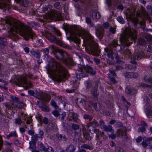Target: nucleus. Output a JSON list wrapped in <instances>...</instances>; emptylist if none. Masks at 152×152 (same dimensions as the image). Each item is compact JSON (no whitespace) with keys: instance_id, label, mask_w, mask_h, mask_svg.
<instances>
[{"instance_id":"obj_8","label":"nucleus","mask_w":152,"mask_h":152,"mask_svg":"<svg viewBox=\"0 0 152 152\" xmlns=\"http://www.w3.org/2000/svg\"><path fill=\"white\" fill-rule=\"evenodd\" d=\"M80 70L81 72L79 75V78L80 79L87 76L88 75L87 73H89L92 75H94L96 73V71L91 66L88 65L81 66L80 67Z\"/></svg>"},{"instance_id":"obj_63","label":"nucleus","mask_w":152,"mask_h":152,"mask_svg":"<svg viewBox=\"0 0 152 152\" xmlns=\"http://www.w3.org/2000/svg\"><path fill=\"white\" fill-rule=\"evenodd\" d=\"M109 30L110 32L113 34H115L116 32L115 29L114 28L112 27H110Z\"/></svg>"},{"instance_id":"obj_47","label":"nucleus","mask_w":152,"mask_h":152,"mask_svg":"<svg viewBox=\"0 0 152 152\" xmlns=\"http://www.w3.org/2000/svg\"><path fill=\"white\" fill-rule=\"evenodd\" d=\"M70 41H73L77 44H79L80 42V39H68Z\"/></svg>"},{"instance_id":"obj_5","label":"nucleus","mask_w":152,"mask_h":152,"mask_svg":"<svg viewBox=\"0 0 152 152\" xmlns=\"http://www.w3.org/2000/svg\"><path fill=\"white\" fill-rule=\"evenodd\" d=\"M84 43L89 46V51L91 54L96 56L99 55L100 50L98 49V46L93 39H83Z\"/></svg>"},{"instance_id":"obj_25","label":"nucleus","mask_w":152,"mask_h":152,"mask_svg":"<svg viewBox=\"0 0 152 152\" xmlns=\"http://www.w3.org/2000/svg\"><path fill=\"white\" fill-rule=\"evenodd\" d=\"M25 33L27 37H23V38H36V37H37L35 33L31 31H28Z\"/></svg>"},{"instance_id":"obj_10","label":"nucleus","mask_w":152,"mask_h":152,"mask_svg":"<svg viewBox=\"0 0 152 152\" xmlns=\"http://www.w3.org/2000/svg\"><path fill=\"white\" fill-rule=\"evenodd\" d=\"M11 99H12L11 101V105L15 110H17V109L21 108L25 105L24 103L19 101V98L16 97L12 96Z\"/></svg>"},{"instance_id":"obj_24","label":"nucleus","mask_w":152,"mask_h":152,"mask_svg":"<svg viewBox=\"0 0 152 152\" xmlns=\"http://www.w3.org/2000/svg\"><path fill=\"white\" fill-rule=\"evenodd\" d=\"M52 8V6L50 4L43 5L42 7L41 12L43 13L47 11L49 12L51 10Z\"/></svg>"},{"instance_id":"obj_6","label":"nucleus","mask_w":152,"mask_h":152,"mask_svg":"<svg viewBox=\"0 0 152 152\" xmlns=\"http://www.w3.org/2000/svg\"><path fill=\"white\" fill-rule=\"evenodd\" d=\"M118 45L117 41L116 40H113L111 43L109 45V48L105 49V52L107 53L108 57L111 59V60H113L114 59V57L117 59L116 63L118 64H123L124 62L121 61V58L118 56V54L116 53H115L113 52L112 50L113 48L116 47Z\"/></svg>"},{"instance_id":"obj_20","label":"nucleus","mask_w":152,"mask_h":152,"mask_svg":"<svg viewBox=\"0 0 152 152\" xmlns=\"http://www.w3.org/2000/svg\"><path fill=\"white\" fill-rule=\"evenodd\" d=\"M17 4H19L20 6L25 7H27L29 4L28 0H14Z\"/></svg>"},{"instance_id":"obj_27","label":"nucleus","mask_w":152,"mask_h":152,"mask_svg":"<svg viewBox=\"0 0 152 152\" xmlns=\"http://www.w3.org/2000/svg\"><path fill=\"white\" fill-rule=\"evenodd\" d=\"M76 103L80 106H85L86 104V101L84 99L81 98H77L75 100Z\"/></svg>"},{"instance_id":"obj_29","label":"nucleus","mask_w":152,"mask_h":152,"mask_svg":"<svg viewBox=\"0 0 152 152\" xmlns=\"http://www.w3.org/2000/svg\"><path fill=\"white\" fill-rule=\"evenodd\" d=\"M4 23L3 24L4 25H6L7 28L4 27L2 28L3 30H6L7 29H9V27L11 26L12 25V24L10 21V20L8 18L4 20Z\"/></svg>"},{"instance_id":"obj_11","label":"nucleus","mask_w":152,"mask_h":152,"mask_svg":"<svg viewBox=\"0 0 152 152\" xmlns=\"http://www.w3.org/2000/svg\"><path fill=\"white\" fill-rule=\"evenodd\" d=\"M119 38H138L136 34L134 32L126 29H125L120 34ZM139 38H142L139 37Z\"/></svg>"},{"instance_id":"obj_46","label":"nucleus","mask_w":152,"mask_h":152,"mask_svg":"<svg viewBox=\"0 0 152 152\" xmlns=\"http://www.w3.org/2000/svg\"><path fill=\"white\" fill-rule=\"evenodd\" d=\"M1 39L0 41V47L1 48V45L5 46L6 45L7 43L6 42V39Z\"/></svg>"},{"instance_id":"obj_35","label":"nucleus","mask_w":152,"mask_h":152,"mask_svg":"<svg viewBox=\"0 0 152 152\" xmlns=\"http://www.w3.org/2000/svg\"><path fill=\"white\" fill-rule=\"evenodd\" d=\"M75 149V147L73 145H71L66 148V151L67 152H74Z\"/></svg>"},{"instance_id":"obj_59","label":"nucleus","mask_w":152,"mask_h":152,"mask_svg":"<svg viewBox=\"0 0 152 152\" xmlns=\"http://www.w3.org/2000/svg\"><path fill=\"white\" fill-rule=\"evenodd\" d=\"M109 76L110 78V80L113 83H116V81L115 80V78L114 77H112V76H113L112 75V74L110 72L109 74Z\"/></svg>"},{"instance_id":"obj_64","label":"nucleus","mask_w":152,"mask_h":152,"mask_svg":"<svg viewBox=\"0 0 152 152\" xmlns=\"http://www.w3.org/2000/svg\"><path fill=\"white\" fill-rule=\"evenodd\" d=\"M52 113L56 117H58L59 115V113L56 110H55L52 112Z\"/></svg>"},{"instance_id":"obj_62","label":"nucleus","mask_w":152,"mask_h":152,"mask_svg":"<svg viewBox=\"0 0 152 152\" xmlns=\"http://www.w3.org/2000/svg\"><path fill=\"white\" fill-rule=\"evenodd\" d=\"M132 78H137L138 77L139 74L137 72H132Z\"/></svg>"},{"instance_id":"obj_33","label":"nucleus","mask_w":152,"mask_h":152,"mask_svg":"<svg viewBox=\"0 0 152 152\" xmlns=\"http://www.w3.org/2000/svg\"><path fill=\"white\" fill-rule=\"evenodd\" d=\"M94 108L96 111H99L101 110L102 106L99 103H94L93 104Z\"/></svg>"},{"instance_id":"obj_39","label":"nucleus","mask_w":152,"mask_h":152,"mask_svg":"<svg viewBox=\"0 0 152 152\" xmlns=\"http://www.w3.org/2000/svg\"><path fill=\"white\" fill-rule=\"evenodd\" d=\"M124 56L126 57L129 58L132 56L131 53L129 49L126 50L124 51Z\"/></svg>"},{"instance_id":"obj_56","label":"nucleus","mask_w":152,"mask_h":152,"mask_svg":"<svg viewBox=\"0 0 152 152\" xmlns=\"http://www.w3.org/2000/svg\"><path fill=\"white\" fill-rule=\"evenodd\" d=\"M72 128L74 130H76L78 129L79 128V126L77 124H73L71 126Z\"/></svg>"},{"instance_id":"obj_30","label":"nucleus","mask_w":152,"mask_h":152,"mask_svg":"<svg viewBox=\"0 0 152 152\" xmlns=\"http://www.w3.org/2000/svg\"><path fill=\"white\" fill-rule=\"evenodd\" d=\"M103 129L104 131L106 132H110L112 133L114 132V130L113 129L112 126L110 125H108V126L105 125Z\"/></svg>"},{"instance_id":"obj_14","label":"nucleus","mask_w":152,"mask_h":152,"mask_svg":"<svg viewBox=\"0 0 152 152\" xmlns=\"http://www.w3.org/2000/svg\"><path fill=\"white\" fill-rule=\"evenodd\" d=\"M38 144L39 149L40 151L45 152H53V149L51 147L48 146L47 148H46L41 142H39Z\"/></svg>"},{"instance_id":"obj_2","label":"nucleus","mask_w":152,"mask_h":152,"mask_svg":"<svg viewBox=\"0 0 152 152\" xmlns=\"http://www.w3.org/2000/svg\"><path fill=\"white\" fill-rule=\"evenodd\" d=\"M63 28L65 30L69 31L70 34L73 35L75 37H66V38H94L87 31L82 29H78L77 27L71 28L70 31H69L68 27L63 25Z\"/></svg>"},{"instance_id":"obj_18","label":"nucleus","mask_w":152,"mask_h":152,"mask_svg":"<svg viewBox=\"0 0 152 152\" xmlns=\"http://www.w3.org/2000/svg\"><path fill=\"white\" fill-rule=\"evenodd\" d=\"M10 31L12 32H15L17 33L18 31L21 33L24 31L22 28L21 26L17 25H14L13 27H11L10 28Z\"/></svg>"},{"instance_id":"obj_52","label":"nucleus","mask_w":152,"mask_h":152,"mask_svg":"<svg viewBox=\"0 0 152 152\" xmlns=\"http://www.w3.org/2000/svg\"><path fill=\"white\" fill-rule=\"evenodd\" d=\"M38 136L37 134L31 137V141L35 142L38 140Z\"/></svg>"},{"instance_id":"obj_28","label":"nucleus","mask_w":152,"mask_h":152,"mask_svg":"<svg viewBox=\"0 0 152 152\" xmlns=\"http://www.w3.org/2000/svg\"><path fill=\"white\" fill-rule=\"evenodd\" d=\"M151 141H152V137H147L146 138V140L144 141H143L141 143L142 145L144 147H146L148 145H150V143L149 142Z\"/></svg>"},{"instance_id":"obj_23","label":"nucleus","mask_w":152,"mask_h":152,"mask_svg":"<svg viewBox=\"0 0 152 152\" xmlns=\"http://www.w3.org/2000/svg\"><path fill=\"white\" fill-rule=\"evenodd\" d=\"M121 67L119 66H115L112 65V67H111L109 70L110 73L112 74L113 76H116L115 73V71H117L121 69Z\"/></svg>"},{"instance_id":"obj_43","label":"nucleus","mask_w":152,"mask_h":152,"mask_svg":"<svg viewBox=\"0 0 152 152\" xmlns=\"http://www.w3.org/2000/svg\"><path fill=\"white\" fill-rule=\"evenodd\" d=\"M116 19L117 21L121 24H124V20L121 16H118Z\"/></svg>"},{"instance_id":"obj_17","label":"nucleus","mask_w":152,"mask_h":152,"mask_svg":"<svg viewBox=\"0 0 152 152\" xmlns=\"http://www.w3.org/2000/svg\"><path fill=\"white\" fill-rule=\"evenodd\" d=\"M144 56V54L143 51H141L134 52L132 56L133 59L139 60L141 59Z\"/></svg>"},{"instance_id":"obj_4","label":"nucleus","mask_w":152,"mask_h":152,"mask_svg":"<svg viewBox=\"0 0 152 152\" xmlns=\"http://www.w3.org/2000/svg\"><path fill=\"white\" fill-rule=\"evenodd\" d=\"M56 58L61 61L66 66L72 65L73 62L72 59L70 58L69 55L66 51L58 49L55 54Z\"/></svg>"},{"instance_id":"obj_26","label":"nucleus","mask_w":152,"mask_h":152,"mask_svg":"<svg viewBox=\"0 0 152 152\" xmlns=\"http://www.w3.org/2000/svg\"><path fill=\"white\" fill-rule=\"evenodd\" d=\"M91 17L93 19H99L101 18V15L97 10H95L92 12Z\"/></svg>"},{"instance_id":"obj_55","label":"nucleus","mask_w":152,"mask_h":152,"mask_svg":"<svg viewBox=\"0 0 152 152\" xmlns=\"http://www.w3.org/2000/svg\"><path fill=\"white\" fill-rule=\"evenodd\" d=\"M103 26L104 28L108 29L110 26V24L108 22H106L103 23Z\"/></svg>"},{"instance_id":"obj_12","label":"nucleus","mask_w":152,"mask_h":152,"mask_svg":"<svg viewBox=\"0 0 152 152\" xmlns=\"http://www.w3.org/2000/svg\"><path fill=\"white\" fill-rule=\"evenodd\" d=\"M127 130L125 127L118 129L117 132V136L124 140H127L128 137L127 135Z\"/></svg>"},{"instance_id":"obj_21","label":"nucleus","mask_w":152,"mask_h":152,"mask_svg":"<svg viewBox=\"0 0 152 152\" xmlns=\"http://www.w3.org/2000/svg\"><path fill=\"white\" fill-rule=\"evenodd\" d=\"M99 125V124L97 121L95 119H94L92 121H90L86 125V127L88 128L90 127L95 128L98 127Z\"/></svg>"},{"instance_id":"obj_22","label":"nucleus","mask_w":152,"mask_h":152,"mask_svg":"<svg viewBox=\"0 0 152 152\" xmlns=\"http://www.w3.org/2000/svg\"><path fill=\"white\" fill-rule=\"evenodd\" d=\"M98 137L99 139L96 137V139L97 140V141L99 142L100 144L102 143V141H104L107 138V137L106 136V135L104 134V133L103 132H102L98 136Z\"/></svg>"},{"instance_id":"obj_9","label":"nucleus","mask_w":152,"mask_h":152,"mask_svg":"<svg viewBox=\"0 0 152 152\" xmlns=\"http://www.w3.org/2000/svg\"><path fill=\"white\" fill-rule=\"evenodd\" d=\"M12 7L11 0H0V9H3L4 12H11Z\"/></svg>"},{"instance_id":"obj_44","label":"nucleus","mask_w":152,"mask_h":152,"mask_svg":"<svg viewBox=\"0 0 152 152\" xmlns=\"http://www.w3.org/2000/svg\"><path fill=\"white\" fill-rule=\"evenodd\" d=\"M96 34L98 35V38H102L100 36L103 35V32L100 29H97L96 31Z\"/></svg>"},{"instance_id":"obj_3","label":"nucleus","mask_w":152,"mask_h":152,"mask_svg":"<svg viewBox=\"0 0 152 152\" xmlns=\"http://www.w3.org/2000/svg\"><path fill=\"white\" fill-rule=\"evenodd\" d=\"M28 77L30 79H36L37 77H33V75L30 73H29L26 76L18 77L15 79L16 85L18 86L23 87L26 90L30 87H31L32 86L31 83L26 81V80Z\"/></svg>"},{"instance_id":"obj_61","label":"nucleus","mask_w":152,"mask_h":152,"mask_svg":"<svg viewBox=\"0 0 152 152\" xmlns=\"http://www.w3.org/2000/svg\"><path fill=\"white\" fill-rule=\"evenodd\" d=\"M30 25L32 27H34L35 29H36V27L38 25V24L37 23H36L34 21H33L31 23Z\"/></svg>"},{"instance_id":"obj_31","label":"nucleus","mask_w":152,"mask_h":152,"mask_svg":"<svg viewBox=\"0 0 152 152\" xmlns=\"http://www.w3.org/2000/svg\"><path fill=\"white\" fill-rule=\"evenodd\" d=\"M125 92L128 94H133L136 93V91L133 88L128 86L126 87Z\"/></svg>"},{"instance_id":"obj_40","label":"nucleus","mask_w":152,"mask_h":152,"mask_svg":"<svg viewBox=\"0 0 152 152\" xmlns=\"http://www.w3.org/2000/svg\"><path fill=\"white\" fill-rule=\"evenodd\" d=\"M18 137L17 134L15 131H14L13 132L10 133L9 135L7 136V137L9 138L11 137Z\"/></svg>"},{"instance_id":"obj_7","label":"nucleus","mask_w":152,"mask_h":152,"mask_svg":"<svg viewBox=\"0 0 152 152\" xmlns=\"http://www.w3.org/2000/svg\"><path fill=\"white\" fill-rule=\"evenodd\" d=\"M47 29L50 30L52 31H54L53 33L54 34L50 32H49L45 30L44 31H40V33L42 35L45 37V38H57L56 36L57 37H61V34L59 31L57 30L56 28L51 25H48L46 27Z\"/></svg>"},{"instance_id":"obj_45","label":"nucleus","mask_w":152,"mask_h":152,"mask_svg":"<svg viewBox=\"0 0 152 152\" xmlns=\"http://www.w3.org/2000/svg\"><path fill=\"white\" fill-rule=\"evenodd\" d=\"M92 95L94 96H96L98 95L97 89L95 88L93 89L91 91Z\"/></svg>"},{"instance_id":"obj_53","label":"nucleus","mask_w":152,"mask_h":152,"mask_svg":"<svg viewBox=\"0 0 152 152\" xmlns=\"http://www.w3.org/2000/svg\"><path fill=\"white\" fill-rule=\"evenodd\" d=\"M81 148H86V149H89V150H91L92 149V148L91 146H90V145H88L87 144H83V145L81 146Z\"/></svg>"},{"instance_id":"obj_60","label":"nucleus","mask_w":152,"mask_h":152,"mask_svg":"<svg viewBox=\"0 0 152 152\" xmlns=\"http://www.w3.org/2000/svg\"><path fill=\"white\" fill-rule=\"evenodd\" d=\"M30 148L32 149L34 148L35 147V142L31 141L29 142Z\"/></svg>"},{"instance_id":"obj_19","label":"nucleus","mask_w":152,"mask_h":152,"mask_svg":"<svg viewBox=\"0 0 152 152\" xmlns=\"http://www.w3.org/2000/svg\"><path fill=\"white\" fill-rule=\"evenodd\" d=\"M152 42V39H138V43L140 45L145 46L147 43Z\"/></svg>"},{"instance_id":"obj_51","label":"nucleus","mask_w":152,"mask_h":152,"mask_svg":"<svg viewBox=\"0 0 152 152\" xmlns=\"http://www.w3.org/2000/svg\"><path fill=\"white\" fill-rule=\"evenodd\" d=\"M7 152H12V147L11 146V143L8 142H7Z\"/></svg>"},{"instance_id":"obj_58","label":"nucleus","mask_w":152,"mask_h":152,"mask_svg":"<svg viewBox=\"0 0 152 152\" xmlns=\"http://www.w3.org/2000/svg\"><path fill=\"white\" fill-rule=\"evenodd\" d=\"M23 123L20 118H18L15 120V123L17 124H20Z\"/></svg>"},{"instance_id":"obj_36","label":"nucleus","mask_w":152,"mask_h":152,"mask_svg":"<svg viewBox=\"0 0 152 152\" xmlns=\"http://www.w3.org/2000/svg\"><path fill=\"white\" fill-rule=\"evenodd\" d=\"M70 117L72 118L74 121L77 122L78 120L77 114L75 113H70Z\"/></svg>"},{"instance_id":"obj_49","label":"nucleus","mask_w":152,"mask_h":152,"mask_svg":"<svg viewBox=\"0 0 152 152\" xmlns=\"http://www.w3.org/2000/svg\"><path fill=\"white\" fill-rule=\"evenodd\" d=\"M83 117L85 119H89L90 121H91L93 119V117L88 114H84Z\"/></svg>"},{"instance_id":"obj_16","label":"nucleus","mask_w":152,"mask_h":152,"mask_svg":"<svg viewBox=\"0 0 152 152\" xmlns=\"http://www.w3.org/2000/svg\"><path fill=\"white\" fill-rule=\"evenodd\" d=\"M45 102L37 101V105H38L42 111L47 112H49L50 110L48 107L45 104L44 102Z\"/></svg>"},{"instance_id":"obj_41","label":"nucleus","mask_w":152,"mask_h":152,"mask_svg":"<svg viewBox=\"0 0 152 152\" xmlns=\"http://www.w3.org/2000/svg\"><path fill=\"white\" fill-rule=\"evenodd\" d=\"M86 23L88 24H89L90 26L92 27L94 25L93 23L91 22V19L89 17H86Z\"/></svg>"},{"instance_id":"obj_1","label":"nucleus","mask_w":152,"mask_h":152,"mask_svg":"<svg viewBox=\"0 0 152 152\" xmlns=\"http://www.w3.org/2000/svg\"><path fill=\"white\" fill-rule=\"evenodd\" d=\"M47 71L48 74L58 81H64L67 79L68 72L61 64L51 59L49 63Z\"/></svg>"},{"instance_id":"obj_54","label":"nucleus","mask_w":152,"mask_h":152,"mask_svg":"<svg viewBox=\"0 0 152 152\" xmlns=\"http://www.w3.org/2000/svg\"><path fill=\"white\" fill-rule=\"evenodd\" d=\"M53 6L56 9H59L61 7V5L59 2H57L53 4Z\"/></svg>"},{"instance_id":"obj_50","label":"nucleus","mask_w":152,"mask_h":152,"mask_svg":"<svg viewBox=\"0 0 152 152\" xmlns=\"http://www.w3.org/2000/svg\"><path fill=\"white\" fill-rule=\"evenodd\" d=\"M132 72H128L125 73L124 74V75L126 77L128 78H132Z\"/></svg>"},{"instance_id":"obj_57","label":"nucleus","mask_w":152,"mask_h":152,"mask_svg":"<svg viewBox=\"0 0 152 152\" xmlns=\"http://www.w3.org/2000/svg\"><path fill=\"white\" fill-rule=\"evenodd\" d=\"M106 3L107 5L109 7H110L112 6L111 0H106Z\"/></svg>"},{"instance_id":"obj_38","label":"nucleus","mask_w":152,"mask_h":152,"mask_svg":"<svg viewBox=\"0 0 152 152\" xmlns=\"http://www.w3.org/2000/svg\"><path fill=\"white\" fill-rule=\"evenodd\" d=\"M56 136L59 140L63 141H66L67 140L66 138L64 136H63L60 134H56Z\"/></svg>"},{"instance_id":"obj_15","label":"nucleus","mask_w":152,"mask_h":152,"mask_svg":"<svg viewBox=\"0 0 152 152\" xmlns=\"http://www.w3.org/2000/svg\"><path fill=\"white\" fill-rule=\"evenodd\" d=\"M50 42H53L56 44L59 45L64 48H67V45L63 43V42L60 39H49Z\"/></svg>"},{"instance_id":"obj_37","label":"nucleus","mask_w":152,"mask_h":152,"mask_svg":"<svg viewBox=\"0 0 152 152\" xmlns=\"http://www.w3.org/2000/svg\"><path fill=\"white\" fill-rule=\"evenodd\" d=\"M144 79L146 82L150 83H152V79L149 76L145 75L144 77Z\"/></svg>"},{"instance_id":"obj_42","label":"nucleus","mask_w":152,"mask_h":152,"mask_svg":"<svg viewBox=\"0 0 152 152\" xmlns=\"http://www.w3.org/2000/svg\"><path fill=\"white\" fill-rule=\"evenodd\" d=\"M114 152H124V150L119 146H116L115 148Z\"/></svg>"},{"instance_id":"obj_34","label":"nucleus","mask_w":152,"mask_h":152,"mask_svg":"<svg viewBox=\"0 0 152 152\" xmlns=\"http://www.w3.org/2000/svg\"><path fill=\"white\" fill-rule=\"evenodd\" d=\"M128 39H119L120 41L121 42L122 44L126 46H129L130 42L128 40Z\"/></svg>"},{"instance_id":"obj_13","label":"nucleus","mask_w":152,"mask_h":152,"mask_svg":"<svg viewBox=\"0 0 152 152\" xmlns=\"http://www.w3.org/2000/svg\"><path fill=\"white\" fill-rule=\"evenodd\" d=\"M34 96L39 99V101H47L49 100L50 99V97L47 94H44L43 93L37 92L35 93Z\"/></svg>"},{"instance_id":"obj_32","label":"nucleus","mask_w":152,"mask_h":152,"mask_svg":"<svg viewBox=\"0 0 152 152\" xmlns=\"http://www.w3.org/2000/svg\"><path fill=\"white\" fill-rule=\"evenodd\" d=\"M83 127V134L84 138L87 140H90L91 139V137L89 136V134L87 132L86 129L84 128V126Z\"/></svg>"},{"instance_id":"obj_48","label":"nucleus","mask_w":152,"mask_h":152,"mask_svg":"<svg viewBox=\"0 0 152 152\" xmlns=\"http://www.w3.org/2000/svg\"><path fill=\"white\" fill-rule=\"evenodd\" d=\"M94 133H95L96 135V138L97 137V138H99V137H98V136L102 132H101L99 129H94Z\"/></svg>"}]
</instances>
